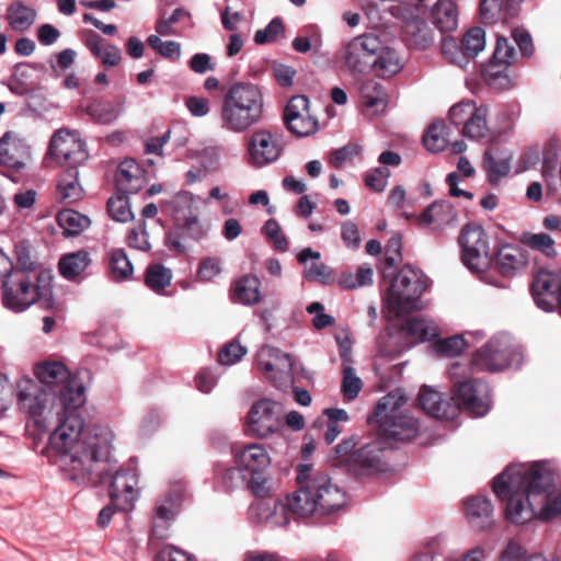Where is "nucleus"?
<instances>
[{"label": "nucleus", "instance_id": "nucleus-1", "mask_svg": "<svg viewBox=\"0 0 561 561\" xmlns=\"http://www.w3.org/2000/svg\"><path fill=\"white\" fill-rule=\"evenodd\" d=\"M113 432L104 426L81 432L65 448H55L65 455L67 477L81 485L108 482V496L119 511H128L138 497V476L135 468H117L112 459Z\"/></svg>", "mask_w": 561, "mask_h": 561}, {"label": "nucleus", "instance_id": "nucleus-2", "mask_svg": "<svg viewBox=\"0 0 561 561\" xmlns=\"http://www.w3.org/2000/svg\"><path fill=\"white\" fill-rule=\"evenodd\" d=\"M495 495L506 501L505 516L515 525L561 515V486L546 461L514 463L493 479Z\"/></svg>", "mask_w": 561, "mask_h": 561}, {"label": "nucleus", "instance_id": "nucleus-3", "mask_svg": "<svg viewBox=\"0 0 561 561\" xmlns=\"http://www.w3.org/2000/svg\"><path fill=\"white\" fill-rule=\"evenodd\" d=\"M38 385L47 390H56L58 397V411L56 413L57 426L49 436V444L55 448H65L76 440L83 432V420L79 408L85 402V389L71 378L69 369L60 362L47 360L34 368Z\"/></svg>", "mask_w": 561, "mask_h": 561}, {"label": "nucleus", "instance_id": "nucleus-4", "mask_svg": "<svg viewBox=\"0 0 561 561\" xmlns=\"http://www.w3.org/2000/svg\"><path fill=\"white\" fill-rule=\"evenodd\" d=\"M296 472L297 489L285 496L294 520L327 516L346 504L345 491L328 473L307 463H299Z\"/></svg>", "mask_w": 561, "mask_h": 561}, {"label": "nucleus", "instance_id": "nucleus-5", "mask_svg": "<svg viewBox=\"0 0 561 561\" xmlns=\"http://www.w3.org/2000/svg\"><path fill=\"white\" fill-rule=\"evenodd\" d=\"M265 101L261 88L251 82H236L222 95L219 124L222 130L244 134L261 124Z\"/></svg>", "mask_w": 561, "mask_h": 561}, {"label": "nucleus", "instance_id": "nucleus-6", "mask_svg": "<svg viewBox=\"0 0 561 561\" xmlns=\"http://www.w3.org/2000/svg\"><path fill=\"white\" fill-rule=\"evenodd\" d=\"M53 280V272H13L3 280L2 305L13 312H23L35 304L50 307Z\"/></svg>", "mask_w": 561, "mask_h": 561}, {"label": "nucleus", "instance_id": "nucleus-7", "mask_svg": "<svg viewBox=\"0 0 561 561\" xmlns=\"http://www.w3.org/2000/svg\"><path fill=\"white\" fill-rule=\"evenodd\" d=\"M407 399L401 390L383 396L375 408L374 417L380 436L389 440L405 442L419 433V421L404 409Z\"/></svg>", "mask_w": 561, "mask_h": 561}, {"label": "nucleus", "instance_id": "nucleus-8", "mask_svg": "<svg viewBox=\"0 0 561 561\" xmlns=\"http://www.w3.org/2000/svg\"><path fill=\"white\" fill-rule=\"evenodd\" d=\"M430 279L419 268L405 265L391 282L386 294V306L394 317H402L423 308L421 296Z\"/></svg>", "mask_w": 561, "mask_h": 561}, {"label": "nucleus", "instance_id": "nucleus-9", "mask_svg": "<svg viewBox=\"0 0 561 561\" xmlns=\"http://www.w3.org/2000/svg\"><path fill=\"white\" fill-rule=\"evenodd\" d=\"M385 449V443L377 439L356 448L355 439L350 437L336 445L334 453L352 474L362 478L387 472L390 469Z\"/></svg>", "mask_w": 561, "mask_h": 561}, {"label": "nucleus", "instance_id": "nucleus-10", "mask_svg": "<svg viewBox=\"0 0 561 561\" xmlns=\"http://www.w3.org/2000/svg\"><path fill=\"white\" fill-rule=\"evenodd\" d=\"M454 382V399L459 407L477 417L484 416L491 409L490 388L486 382L470 376L467 368L456 362L449 368Z\"/></svg>", "mask_w": 561, "mask_h": 561}, {"label": "nucleus", "instance_id": "nucleus-11", "mask_svg": "<svg viewBox=\"0 0 561 561\" xmlns=\"http://www.w3.org/2000/svg\"><path fill=\"white\" fill-rule=\"evenodd\" d=\"M19 403L41 428L57 426L58 397L56 390L44 389L32 379H23L18 385Z\"/></svg>", "mask_w": 561, "mask_h": 561}, {"label": "nucleus", "instance_id": "nucleus-12", "mask_svg": "<svg viewBox=\"0 0 561 561\" xmlns=\"http://www.w3.org/2000/svg\"><path fill=\"white\" fill-rule=\"evenodd\" d=\"M519 357L511 336L496 334L473 353L471 365L476 370L494 373L517 364Z\"/></svg>", "mask_w": 561, "mask_h": 561}, {"label": "nucleus", "instance_id": "nucleus-13", "mask_svg": "<svg viewBox=\"0 0 561 561\" xmlns=\"http://www.w3.org/2000/svg\"><path fill=\"white\" fill-rule=\"evenodd\" d=\"M382 48L380 37L365 33L346 42L341 50V59L346 71L353 75L367 73L374 66L375 57Z\"/></svg>", "mask_w": 561, "mask_h": 561}, {"label": "nucleus", "instance_id": "nucleus-14", "mask_svg": "<svg viewBox=\"0 0 561 561\" xmlns=\"http://www.w3.org/2000/svg\"><path fill=\"white\" fill-rule=\"evenodd\" d=\"M461 261L471 271L481 272L490 264V244L486 232L477 224L467 225L459 236Z\"/></svg>", "mask_w": 561, "mask_h": 561}, {"label": "nucleus", "instance_id": "nucleus-15", "mask_svg": "<svg viewBox=\"0 0 561 561\" xmlns=\"http://www.w3.org/2000/svg\"><path fill=\"white\" fill-rule=\"evenodd\" d=\"M515 59L514 44L504 36H497L492 60L482 71L488 85L496 90H507L513 87L514 82L507 70Z\"/></svg>", "mask_w": 561, "mask_h": 561}, {"label": "nucleus", "instance_id": "nucleus-16", "mask_svg": "<svg viewBox=\"0 0 561 561\" xmlns=\"http://www.w3.org/2000/svg\"><path fill=\"white\" fill-rule=\"evenodd\" d=\"M256 367L277 388L287 387L293 382V362L287 353L264 345L255 357Z\"/></svg>", "mask_w": 561, "mask_h": 561}, {"label": "nucleus", "instance_id": "nucleus-17", "mask_svg": "<svg viewBox=\"0 0 561 561\" xmlns=\"http://www.w3.org/2000/svg\"><path fill=\"white\" fill-rule=\"evenodd\" d=\"M31 147L13 131H7L0 138V168L13 181L31 161Z\"/></svg>", "mask_w": 561, "mask_h": 561}, {"label": "nucleus", "instance_id": "nucleus-18", "mask_svg": "<svg viewBox=\"0 0 561 561\" xmlns=\"http://www.w3.org/2000/svg\"><path fill=\"white\" fill-rule=\"evenodd\" d=\"M282 404L262 399L255 402L248 413L249 431L257 437H268L282 427Z\"/></svg>", "mask_w": 561, "mask_h": 561}, {"label": "nucleus", "instance_id": "nucleus-19", "mask_svg": "<svg viewBox=\"0 0 561 561\" xmlns=\"http://www.w3.org/2000/svg\"><path fill=\"white\" fill-rule=\"evenodd\" d=\"M49 156L58 163L68 164L69 168L77 167L88 158L84 142L78 133L68 129H59L53 135Z\"/></svg>", "mask_w": 561, "mask_h": 561}, {"label": "nucleus", "instance_id": "nucleus-20", "mask_svg": "<svg viewBox=\"0 0 561 561\" xmlns=\"http://www.w3.org/2000/svg\"><path fill=\"white\" fill-rule=\"evenodd\" d=\"M282 152L279 140L267 129L255 130L247 140L248 163L254 168H264L275 162Z\"/></svg>", "mask_w": 561, "mask_h": 561}, {"label": "nucleus", "instance_id": "nucleus-21", "mask_svg": "<svg viewBox=\"0 0 561 561\" xmlns=\"http://www.w3.org/2000/svg\"><path fill=\"white\" fill-rule=\"evenodd\" d=\"M284 121L288 130L307 137L318 129V122L309 113V99L305 95L293 96L284 110Z\"/></svg>", "mask_w": 561, "mask_h": 561}, {"label": "nucleus", "instance_id": "nucleus-22", "mask_svg": "<svg viewBox=\"0 0 561 561\" xmlns=\"http://www.w3.org/2000/svg\"><path fill=\"white\" fill-rule=\"evenodd\" d=\"M250 516L259 524L267 527H285L294 519L287 508L286 499L260 501L250 507Z\"/></svg>", "mask_w": 561, "mask_h": 561}, {"label": "nucleus", "instance_id": "nucleus-23", "mask_svg": "<svg viewBox=\"0 0 561 561\" xmlns=\"http://www.w3.org/2000/svg\"><path fill=\"white\" fill-rule=\"evenodd\" d=\"M463 51L459 57L454 56L453 50H457V45L453 39L445 41L443 44V51L450 56V60L455 64L462 66L463 61L468 58L476 57L485 47V32L483 28L476 26L470 28L461 41Z\"/></svg>", "mask_w": 561, "mask_h": 561}, {"label": "nucleus", "instance_id": "nucleus-24", "mask_svg": "<svg viewBox=\"0 0 561 561\" xmlns=\"http://www.w3.org/2000/svg\"><path fill=\"white\" fill-rule=\"evenodd\" d=\"M528 263L525 251L516 245L505 244L496 254L494 264L499 273L504 277H515L523 273Z\"/></svg>", "mask_w": 561, "mask_h": 561}, {"label": "nucleus", "instance_id": "nucleus-25", "mask_svg": "<svg viewBox=\"0 0 561 561\" xmlns=\"http://www.w3.org/2000/svg\"><path fill=\"white\" fill-rule=\"evenodd\" d=\"M89 51L106 68L116 67L122 61L121 49L94 31H88L83 41Z\"/></svg>", "mask_w": 561, "mask_h": 561}, {"label": "nucleus", "instance_id": "nucleus-26", "mask_svg": "<svg viewBox=\"0 0 561 561\" xmlns=\"http://www.w3.org/2000/svg\"><path fill=\"white\" fill-rule=\"evenodd\" d=\"M90 265V254L84 250H80L64 254L58 262V270L65 279L81 283L88 277V268Z\"/></svg>", "mask_w": 561, "mask_h": 561}, {"label": "nucleus", "instance_id": "nucleus-27", "mask_svg": "<svg viewBox=\"0 0 561 561\" xmlns=\"http://www.w3.org/2000/svg\"><path fill=\"white\" fill-rule=\"evenodd\" d=\"M513 153L508 149L492 147L484 152L483 165L492 185L510 174Z\"/></svg>", "mask_w": 561, "mask_h": 561}, {"label": "nucleus", "instance_id": "nucleus-28", "mask_svg": "<svg viewBox=\"0 0 561 561\" xmlns=\"http://www.w3.org/2000/svg\"><path fill=\"white\" fill-rule=\"evenodd\" d=\"M456 218L453 205L447 201H435L417 217L421 226L432 230H442Z\"/></svg>", "mask_w": 561, "mask_h": 561}, {"label": "nucleus", "instance_id": "nucleus-29", "mask_svg": "<svg viewBox=\"0 0 561 561\" xmlns=\"http://www.w3.org/2000/svg\"><path fill=\"white\" fill-rule=\"evenodd\" d=\"M237 466L251 474H257L271 465V458L261 444L243 446L234 455Z\"/></svg>", "mask_w": 561, "mask_h": 561}, {"label": "nucleus", "instance_id": "nucleus-30", "mask_svg": "<svg viewBox=\"0 0 561 561\" xmlns=\"http://www.w3.org/2000/svg\"><path fill=\"white\" fill-rule=\"evenodd\" d=\"M115 182L118 193L136 194L145 184L144 172L134 159H126L118 165Z\"/></svg>", "mask_w": 561, "mask_h": 561}, {"label": "nucleus", "instance_id": "nucleus-31", "mask_svg": "<svg viewBox=\"0 0 561 561\" xmlns=\"http://www.w3.org/2000/svg\"><path fill=\"white\" fill-rule=\"evenodd\" d=\"M465 512L470 524L479 529L492 525L493 505L485 496H471L465 501Z\"/></svg>", "mask_w": 561, "mask_h": 561}, {"label": "nucleus", "instance_id": "nucleus-32", "mask_svg": "<svg viewBox=\"0 0 561 561\" xmlns=\"http://www.w3.org/2000/svg\"><path fill=\"white\" fill-rule=\"evenodd\" d=\"M37 18V12L22 1L12 2L5 13V21L9 27L16 33L27 32Z\"/></svg>", "mask_w": 561, "mask_h": 561}, {"label": "nucleus", "instance_id": "nucleus-33", "mask_svg": "<svg viewBox=\"0 0 561 561\" xmlns=\"http://www.w3.org/2000/svg\"><path fill=\"white\" fill-rule=\"evenodd\" d=\"M261 280L256 275L248 274L236 280L232 300L244 306H253L261 300Z\"/></svg>", "mask_w": 561, "mask_h": 561}, {"label": "nucleus", "instance_id": "nucleus-34", "mask_svg": "<svg viewBox=\"0 0 561 561\" xmlns=\"http://www.w3.org/2000/svg\"><path fill=\"white\" fill-rule=\"evenodd\" d=\"M403 32L407 45L417 50H424L434 43L432 30L420 18H413L408 21Z\"/></svg>", "mask_w": 561, "mask_h": 561}, {"label": "nucleus", "instance_id": "nucleus-35", "mask_svg": "<svg viewBox=\"0 0 561 561\" xmlns=\"http://www.w3.org/2000/svg\"><path fill=\"white\" fill-rule=\"evenodd\" d=\"M163 204L168 207L176 225L198 214L195 196L186 191L178 193Z\"/></svg>", "mask_w": 561, "mask_h": 561}, {"label": "nucleus", "instance_id": "nucleus-36", "mask_svg": "<svg viewBox=\"0 0 561 561\" xmlns=\"http://www.w3.org/2000/svg\"><path fill=\"white\" fill-rule=\"evenodd\" d=\"M433 24L442 33H449L458 26V12L453 0H437L432 10Z\"/></svg>", "mask_w": 561, "mask_h": 561}, {"label": "nucleus", "instance_id": "nucleus-37", "mask_svg": "<svg viewBox=\"0 0 561 561\" xmlns=\"http://www.w3.org/2000/svg\"><path fill=\"white\" fill-rule=\"evenodd\" d=\"M182 495V489L176 488L157 502L152 527L154 535L158 534L159 523H168L173 519L180 507Z\"/></svg>", "mask_w": 561, "mask_h": 561}, {"label": "nucleus", "instance_id": "nucleus-38", "mask_svg": "<svg viewBox=\"0 0 561 561\" xmlns=\"http://www.w3.org/2000/svg\"><path fill=\"white\" fill-rule=\"evenodd\" d=\"M402 67L403 64L398 53L382 44L378 56L375 57L371 70H374L378 77L389 78L398 73Z\"/></svg>", "mask_w": 561, "mask_h": 561}, {"label": "nucleus", "instance_id": "nucleus-39", "mask_svg": "<svg viewBox=\"0 0 561 561\" xmlns=\"http://www.w3.org/2000/svg\"><path fill=\"white\" fill-rule=\"evenodd\" d=\"M515 14L510 0H481L480 16L483 23L493 24L501 19L507 20Z\"/></svg>", "mask_w": 561, "mask_h": 561}, {"label": "nucleus", "instance_id": "nucleus-40", "mask_svg": "<svg viewBox=\"0 0 561 561\" xmlns=\"http://www.w3.org/2000/svg\"><path fill=\"white\" fill-rule=\"evenodd\" d=\"M419 403L425 413L435 419L448 417L447 403L442 399V394L427 386L421 388Z\"/></svg>", "mask_w": 561, "mask_h": 561}, {"label": "nucleus", "instance_id": "nucleus-41", "mask_svg": "<svg viewBox=\"0 0 561 561\" xmlns=\"http://www.w3.org/2000/svg\"><path fill=\"white\" fill-rule=\"evenodd\" d=\"M77 167L68 168L58 181V194L65 203H75L81 198L82 187L78 181Z\"/></svg>", "mask_w": 561, "mask_h": 561}, {"label": "nucleus", "instance_id": "nucleus-42", "mask_svg": "<svg viewBox=\"0 0 561 561\" xmlns=\"http://www.w3.org/2000/svg\"><path fill=\"white\" fill-rule=\"evenodd\" d=\"M172 271L162 264H150L146 268L145 284L153 293L163 295L165 288L171 285Z\"/></svg>", "mask_w": 561, "mask_h": 561}, {"label": "nucleus", "instance_id": "nucleus-43", "mask_svg": "<svg viewBox=\"0 0 561 561\" xmlns=\"http://www.w3.org/2000/svg\"><path fill=\"white\" fill-rule=\"evenodd\" d=\"M108 267L110 277L114 282L128 280L131 278L134 273V266L124 249H115L111 251Z\"/></svg>", "mask_w": 561, "mask_h": 561}, {"label": "nucleus", "instance_id": "nucleus-44", "mask_svg": "<svg viewBox=\"0 0 561 561\" xmlns=\"http://www.w3.org/2000/svg\"><path fill=\"white\" fill-rule=\"evenodd\" d=\"M57 219L66 236H78L91 224L89 217L73 209L59 211Z\"/></svg>", "mask_w": 561, "mask_h": 561}, {"label": "nucleus", "instance_id": "nucleus-45", "mask_svg": "<svg viewBox=\"0 0 561 561\" xmlns=\"http://www.w3.org/2000/svg\"><path fill=\"white\" fill-rule=\"evenodd\" d=\"M404 330L416 341H428L438 335L437 325L428 319L410 318L404 324Z\"/></svg>", "mask_w": 561, "mask_h": 561}, {"label": "nucleus", "instance_id": "nucleus-46", "mask_svg": "<svg viewBox=\"0 0 561 561\" xmlns=\"http://www.w3.org/2000/svg\"><path fill=\"white\" fill-rule=\"evenodd\" d=\"M244 470L241 467L218 466L215 470L216 482L224 491H231L242 486L245 481Z\"/></svg>", "mask_w": 561, "mask_h": 561}, {"label": "nucleus", "instance_id": "nucleus-47", "mask_svg": "<svg viewBox=\"0 0 561 561\" xmlns=\"http://www.w3.org/2000/svg\"><path fill=\"white\" fill-rule=\"evenodd\" d=\"M373 268L367 265H360L356 273L342 272L337 278L339 285L343 289H356L373 283Z\"/></svg>", "mask_w": 561, "mask_h": 561}, {"label": "nucleus", "instance_id": "nucleus-48", "mask_svg": "<svg viewBox=\"0 0 561 561\" xmlns=\"http://www.w3.org/2000/svg\"><path fill=\"white\" fill-rule=\"evenodd\" d=\"M488 110L485 106H479V111L470 118L469 123L461 130L463 137L471 140H480L488 136Z\"/></svg>", "mask_w": 561, "mask_h": 561}, {"label": "nucleus", "instance_id": "nucleus-49", "mask_svg": "<svg viewBox=\"0 0 561 561\" xmlns=\"http://www.w3.org/2000/svg\"><path fill=\"white\" fill-rule=\"evenodd\" d=\"M15 257H16V270L14 272H51L48 268L43 267L32 256L31 247L25 242H19L15 244Z\"/></svg>", "mask_w": 561, "mask_h": 561}, {"label": "nucleus", "instance_id": "nucleus-50", "mask_svg": "<svg viewBox=\"0 0 561 561\" xmlns=\"http://www.w3.org/2000/svg\"><path fill=\"white\" fill-rule=\"evenodd\" d=\"M523 242L528 248L540 252L549 259L557 256L554 240L547 233H527L524 236Z\"/></svg>", "mask_w": 561, "mask_h": 561}, {"label": "nucleus", "instance_id": "nucleus-51", "mask_svg": "<svg viewBox=\"0 0 561 561\" xmlns=\"http://www.w3.org/2000/svg\"><path fill=\"white\" fill-rule=\"evenodd\" d=\"M128 195L129 194L119 193L108 199L107 211L112 219L119 222H127L134 218Z\"/></svg>", "mask_w": 561, "mask_h": 561}, {"label": "nucleus", "instance_id": "nucleus-52", "mask_svg": "<svg viewBox=\"0 0 561 561\" xmlns=\"http://www.w3.org/2000/svg\"><path fill=\"white\" fill-rule=\"evenodd\" d=\"M448 141L445 137V125L443 122H436L428 126L423 137L424 147L431 152L443 151Z\"/></svg>", "mask_w": 561, "mask_h": 561}, {"label": "nucleus", "instance_id": "nucleus-53", "mask_svg": "<svg viewBox=\"0 0 561 561\" xmlns=\"http://www.w3.org/2000/svg\"><path fill=\"white\" fill-rule=\"evenodd\" d=\"M478 111L479 106L473 101H461L450 107L448 117L453 125L463 129Z\"/></svg>", "mask_w": 561, "mask_h": 561}, {"label": "nucleus", "instance_id": "nucleus-54", "mask_svg": "<svg viewBox=\"0 0 561 561\" xmlns=\"http://www.w3.org/2000/svg\"><path fill=\"white\" fill-rule=\"evenodd\" d=\"M363 387L362 379L356 375L355 369L351 365L343 367V378L341 390L345 399L354 400L357 398Z\"/></svg>", "mask_w": 561, "mask_h": 561}, {"label": "nucleus", "instance_id": "nucleus-55", "mask_svg": "<svg viewBox=\"0 0 561 561\" xmlns=\"http://www.w3.org/2000/svg\"><path fill=\"white\" fill-rule=\"evenodd\" d=\"M467 341L462 335H454L439 340L434 344V351L442 356L454 357L462 353L467 347Z\"/></svg>", "mask_w": 561, "mask_h": 561}, {"label": "nucleus", "instance_id": "nucleus-56", "mask_svg": "<svg viewBox=\"0 0 561 561\" xmlns=\"http://www.w3.org/2000/svg\"><path fill=\"white\" fill-rule=\"evenodd\" d=\"M558 167V153L554 149L550 148L545 150L542 159V176L547 184V191L553 194L557 190L554 185L556 175L554 172Z\"/></svg>", "mask_w": 561, "mask_h": 561}, {"label": "nucleus", "instance_id": "nucleus-57", "mask_svg": "<svg viewBox=\"0 0 561 561\" xmlns=\"http://www.w3.org/2000/svg\"><path fill=\"white\" fill-rule=\"evenodd\" d=\"M263 233L273 242L277 251L286 252L289 248L287 238L282 233L280 226L275 219H268L263 226Z\"/></svg>", "mask_w": 561, "mask_h": 561}, {"label": "nucleus", "instance_id": "nucleus-58", "mask_svg": "<svg viewBox=\"0 0 561 561\" xmlns=\"http://www.w3.org/2000/svg\"><path fill=\"white\" fill-rule=\"evenodd\" d=\"M222 271V262L219 257L207 256L201 260L198 264L197 275L202 282H211L220 275Z\"/></svg>", "mask_w": 561, "mask_h": 561}, {"label": "nucleus", "instance_id": "nucleus-59", "mask_svg": "<svg viewBox=\"0 0 561 561\" xmlns=\"http://www.w3.org/2000/svg\"><path fill=\"white\" fill-rule=\"evenodd\" d=\"M186 236L179 225L165 233L164 244L173 254H183L187 250Z\"/></svg>", "mask_w": 561, "mask_h": 561}, {"label": "nucleus", "instance_id": "nucleus-60", "mask_svg": "<svg viewBox=\"0 0 561 561\" xmlns=\"http://www.w3.org/2000/svg\"><path fill=\"white\" fill-rule=\"evenodd\" d=\"M247 354V348L240 343L232 341L226 344L218 354V362L221 365H234Z\"/></svg>", "mask_w": 561, "mask_h": 561}, {"label": "nucleus", "instance_id": "nucleus-61", "mask_svg": "<svg viewBox=\"0 0 561 561\" xmlns=\"http://www.w3.org/2000/svg\"><path fill=\"white\" fill-rule=\"evenodd\" d=\"M284 33V25L279 18H274L263 30L256 31L254 42L264 45L276 41L277 36Z\"/></svg>", "mask_w": 561, "mask_h": 561}, {"label": "nucleus", "instance_id": "nucleus-62", "mask_svg": "<svg viewBox=\"0 0 561 561\" xmlns=\"http://www.w3.org/2000/svg\"><path fill=\"white\" fill-rule=\"evenodd\" d=\"M390 171L387 168L378 167L367 171L364 175L366 186L375 192H382L387 186Z\"/></svg>", "mask_w": 561, "mask_h": 561}, {"label": "nucleus", "instance_id": "nucleus-63", "mask_svg": "<svg viewBox=\"0 0 561 561\" xmlns=\"http://www.w3.org/2000/svg\"><path fill=\"white\" fill-rule=\"evenodd\" d=\"M88 113L101 124H110L118 117V110L110 104H95L88 107Z\"/></svg>", "mask_w": 561, "mask_h": 561}, {"label": "nucleus", "instance_id": "nucleus-64", "mask_svg": "<svg viewBox=\"0 0 561 561\" xmlns=\"http://www.w3.org/2000/svg\"><path fill=\"white\" fill-rule=\"evenodd\" d=\"M178 225L181 227L185 236L192 240H202L207 234V228L199 220L198 214Z\"/></svg>", "mask_w": 561, "mask_h": 561}]
</instances>
